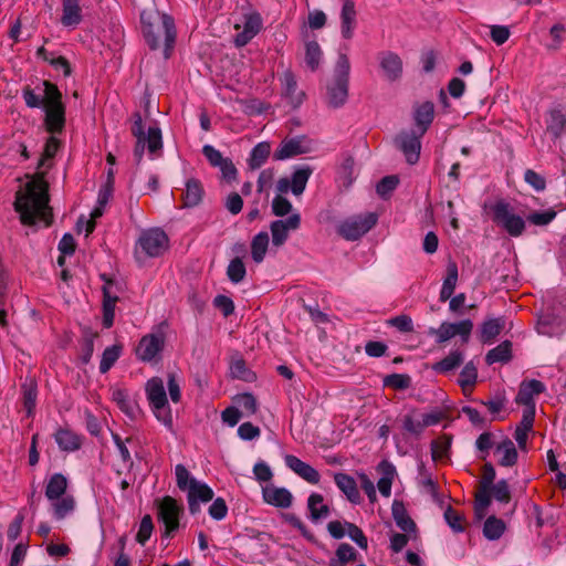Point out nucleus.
<instances>
[{
    "instance_id": "32",
    "label": "nucleus",
    "mask_w": 566,
    "mask_h": 566,
    "mask_svg": "<svg viewBox=\"0 0 566 566\" xmlns=\"http://www.w3.org/2000/svg\"><path fill=\"white\" fill-rule=\"evenodd\" d=\"M55 441L63 451H75L81 448L80 437L67 429H59L55 433Z\"/></svg>"
},
{
    "instance_id": "11",
    "label": "nucleus",
    "mask_w": 566,
    "mask_h": 566,
    "mask_svg": "<svg viewBox=\"0 0 566 566\" xmlns=\"http://www.w3.org/2000/svg\"><path fill=\"white\" fill-rule=\"evenodd\" d=\"M101 279L105 282L103 285V326L105 328H109L114 324L115 317V305L118 301V296L116 295V291L118 290V284L108 277L106 274H102Z\"/></svg>"
},
{
    "instance_id": "64",
    "label": "nucleus",
    "mask_w": 566,
    "mask_h": 566,
    "mask_svg": "<svg viewBox=\"0 0 566 566\" xmlns=\"http://www.w3.org/2000/svg\"><path fill=\"white\" fill-rule=\"evenodd\" d=\"M175 473H176L177 486L181 491H186V490L188 491L189 485H190V480L192 478L190 476V473L187 470V468L184 464H177L175 468Z\"/></svg>"
},
{
    "instance_id": "15",
    "label": "nucleus",
    "mask_w": 566,
    "mask_h": 566,
    "mask_svg": "<svg viewBox=\"0 0 566 566\" xmlns=\"http://www.w3.org/2000/svg\"><path fill=\"white\" fill-rule=\"evenodd\" d=\"M301 217L298 213L291 214L285 220H275L271 222L270 230L272 234V243L275 247L283 245L287 238L290 230H296L300 228Z\"/></svg>"
},
{
    "instance_id": "63",
    "label": "nucleus",
    "mask_w": 566,
    "mask_h": 566,
    "mask_svg": "<svg viewBox=\"0 0 566 566\" xmlns=\"http://www.w3.org/2000/svg\"><path fill=\"white\" fill-rule=\"evenodd\" d=\"M524 180L527 182L531 187H533L536 191H543L546 188V180L545 178L534 171L533 169H527L524 174Z\"/></svg>"
},
{
    "instance_id": "34",
    "label": "nucleus",
    "mask_w": 566,
    "mask_h": 566,
    "mask_svg": "<svg viewBox=\"0 0 566 566\" xmlns=\"http://www.w3.org/2000/svg\"><path fill=\"white\" fill-rule=\"evenodd\" d=\"M313 174L312 167L304 165L297 167L291 177L292 192L295 196H300L304 192L306 184Z\"/></svg>"
},
{
    "instance_id": "29",
    "label": "nucleus",
    "mask_w": 566,
    "mask_h": 566,
    "mask_svg": "<svg viewBox=\"0 0 566 566\" xmlns=\"http://www.w3.org/2000/svg\"><path fill=\"white\" fill-rule=\"evenodd\" d=\"M458 265L455 262L450 261L447 265V276L440 291V301L446 302L451 298L458 282Z\"/></svg>"
},
{
    "instance_id": "13",
    "label": "nucleus",
    "mask_w": 566,
    "mask_h": 566,
    "mask_svg": "<svg viewBox=\"0 0 566 566\" xmlns=\"http://www.w3.org/2000/svg\"><path fill=\"white\" fill-rule=\"evenodd\" d=\"M165 337L163 334H148L142 337L136 348V356L143 361H153L164 349Z\"/></svg>"
},
{
    "instance_id": "22",
    "label": "nucleus",
    "mask_w": 566,
    "mask_h": 566,
    "mask_svg": "<svg viewBox=\"0 0 566 566\" xmlns=\"http://www.w3.org/2000/svg\"><path fill=\"white\" fill-rule=\"evenodd\" d=\"M334 481L338 489L346 495L347 500L354 504L360 503V493L355 479L346 473H335Z\"/></svg>"
},
{
    "instance_id": "62",
    "label": "nucleus",
    "mask_w": 566,
    "mask_h": 566,
    "mask_svg": "<svg viewBox=\"0 0 566 566\" xmlns=\"http://www.w3.org/2000/svg\"><path fill=\"white\" fill-rule=\"evenodd\" d=\"M209 515L216 520L221 521L227 516L228 506L226 501L222 497H217L212 504L209 506Z\"/></svg>"
},
{
    "instance_id": "55",
    "label": "nucleus",
    "mask_w": 566,
    "mask_h": 566,
    "mask_svg": "<svg viewBox=\"0 0 566 566\" xmlns=\"http://www.w3.org/2000/svg\"><path fill=\"white\" fill-rule=\"evenodd\" d=\"M153 530H154L153 518L150 515L147 514L140 521L139 530L136 535V541L140 545H145L146 542L150 538Z\"/></svg>"
},
{
    "instance_id": "50",
    "label": "nucleus",
    "mask_w": 566,
    "mask_h": 566,
    "mask_svg": "<svg viewBox=\"0 0 566 566\" xmlns=\"http://www.w3.org/2000/svg\"><path fill=\"white\" fill-rule=\"evenodd\" d=\"M411 378L407 374H390L384 378V386L403 390L410 387Z\"/></svg>"
},
{
    "instance_id": "25",
    "label": "nucleus",
    "mask_w": 566,
    "mask_h": 566,
    "mask_svg": "<svg viewBox=\"0 0 566 566\" xmlns=\"http://www.w3.org/2000/svg\"><path fill=\"white\" fill-rule=\"evenodd\" d=\"M203 193V187L198 179L191 178L187 180L182 195V206L185 208L197 207L202 201Z\"/></svg>"
},
{
    "instance_id": "8",
    "label": "nucleus",
    "mask_w": 566,
    "mask_h": 566,
    "mask_svg": "<svg viewBox=\"0 0 566 566\" xmlns=\"http://www.w3.org/2000/svg\"><path fill=\"white\" fill-rule=\"evenodd\" d=\"M493 221L501 226L510 235L520 237L525 230V221L522 217L512 212L510 203L500 200L493 208Z\"/></svg>"
},
{
    "instance_id": "51",
    "label": "nucleus",
    "mask_w": 566,
    "mask_h": 566,
    "mask_svg": "<svg viewBox=\"0 0 566 566\" xmlns=\"http://www.w3.org/2000/svg\"><path fill=\"white\" fill-rule=\"evenodd\" d=\"M56 502L53 504L54 509V515L57 520L64 518L69 513H71L74 510L75 502L72 496H61L59 500H55Z\"/></svg>"
},
{
    "instance_id": "31",
    "label": "nucleus",
    "mask_w": 566,
    "mask_h": 566,
    "mask_svg": "<svg viewBox=\"0 0 566 566\" xmlns=\"http://www.w3.org/2000/svg\"><path fill=\"white\" fill-rule=\"evenodd\" d=\"M67 489V480L62 473H54L45 488V496L50 501L59 500Z\"/></svg>"
},
{
    "instance_id": "19",
    "label": "nucleus",
    "mask_w": 566,
    "mask_h": 566,
    "mask_svg": "<svg viewBox=\"0 0 566 566\" xmlns=\"http://www.w3.org/2000/svg\"><path fill=\"white\" fill-rule=\"evenodd\" d=\"M308 148L303 145V138L295 137L291 139H284L280 144L279 148L274 151L273 158L275 160H285L297 155L306 154Z\"/></svg>"
},
{
    "instance_id": "43",
    "label": "nucleus",
    "mask_w": 566,
    "mask_h": 566,
    "mask_svg": "<svg viewBox=\"0 0 566 566\" xmlns=\"http://www.w3.org/2000/svg\"><path fill=\"white\" fill-rule=\"evenodd\" d=\"M566 117L559 109H552L547 119V129L554 137H559L565 128Z\"/></svg>"
},
{
    "instance_id": "47",
    "label": "nucleus",
    "mask_w": 566,
    "mask_h": 566,
    "mask_svg": "<svg viewBox=\"0 0 566 566\" xmlns=\"http://www.w3.org/2000/svg\"><path fill=\"white\" fill-rule=\"evenodd\" d=\"M357 557L358 553L353 546L347 543H342L336 549L335 557L331 560L346 565L347 563L356 562Z\"/></svg>"
},
{
    "instance_id": "53",
    "label": "nucleus",
    "mask_w": 566,
    "mask_h": 566,
    "mask_svg": "<svg viewBox=\"0 0 566 566\" xmlns=\"http://www.w3.org/2000/svg\"><path fill=\"white\" fill-rule=\"evenodd\" d=\"M399 178L395 175L386 176L376 186V191L381 198L388 197L398 186Z\"/></svg>"
},
{
    "instance_id": "7",
    "label": "nucleus",
    "mask_w": 566,
    "mask_h": 566,
    "mask_svg": "<svg viewBox=\"0 0 566 566\" xmlns=\"http://www.w3.org/2000/svg\"><path fill=\"white\" fill-rule=\"evenodd\" d=\"M158 521L165 525L164 537H170L179 528L184 506L176 499L166 495L155 501Z\"/></svg>"
},
{
    "instance_id": "5",
    "label": "nucleus",
    "mask_w": 566,
    "mask_h": 566,
    "mask_svg": "<svg viewBox=\"0 0 566 566\" xmlns=\"http://www.w3.org/2000/svg\"><path fill=\"white\" fill-rule=\"evenodd\" d=\"M350 63L345 53H339L333 82L327 86V104L332 108L342 107L348 98Z\"/></svg>"
},
{
    "instance_id": "24",
    "label": "nucleus",
    "mask_w": 566,
    "mask_h": 566,
    "mask_svg": "<svg viewBox=\"0 0 566 566\" xmlns=\"http://www.w3.org/2000/svg\"><path fill=\"white\" fill-rule=\"evenodd\" d=\"M283 94L290 99L294 107L302 104L304 98L303 92H297V82L291 70H286L282 75Z\"/></svg>"
},
{
    "instance_id": "52",
    "label": "nucleus",
    "mask_w": 566,
    "mask_h": 566,
    "mask_svg": "<svg viewBox=\"0 0 566 566\" xmlns=\"http://www.w3.org/2000/svg\"><path fill=\"white\" fill-rule=\"evenodd\" d=\"M478 370L472 361L468 363L460 373L459 385L465 389L472 387L476 382Z\"/></svg>"
},
{
    "instance_id": "33",
    "label": "nucleus",
    "mask_w": 566,
    "mask_h": 566,
    "mask_svg": "<svg viewBox=\"0 0 566 566\" xmlns=\"http://www.w3.org/2000/svg\"><path fill=\"white\" fill-rule=\"evenodd\" d=\"M434 107L431 102H426L421 104L415 112V122L417 126L420 128V136H422L430 124L433 120Z\"/></svg>"
},
{
    "instance_id": "3",
    "label": "nucleus",
    "mask_w": 566,
    "mask_h": 566,
    "mask_svg": "<svg viewBox=\"0 0 566 566\" xmlns=\"http://www.w3.org/2000/svg\"><path fill=\"white\" fill-rule=\"evenodd\" d=\"M143 35L151 50L159 48V39L164 35V56H170L171 49L176 41V28L174 19L166 14H153L143 11L140 13Z\"/></svg>"
},
{
    "instance_id": "59",
    "label": "nucleus",
    "mask_w": 566,
    "mask_h": 566,
    "mask_svg": "<svg viewBox=\"0 0 566 566\" xmlns=\"http://www.w3.org/2000/svg\"><path fill=\"white\" fill-rule=\"evenodd\" d=\"M293 209L292 203L283 196L277 195L272 201V212L276 217H284Z\"/></svg>"
},
{
    "instance_id": "45",
    "label": "nucleus",
    "mask_w": 566,
    "mask_h": 566,
    "mask_svg": "<svg viewBox=\"0 0 566 566\" xmlns=\"http://www.w3.org/2000/svg\"><path fill=\"white\" fill-rule=\"evenodd\" d=\"M245 265L239 256L230 261L227 269V275L232 283L238 284L242 282L245 277Z\"/></svg>"
},
{
    "instance_id": "61",
    "label": "nucleus",
    "mask_w": 566,
    "mask_h": 566,
    "mask_svg": "<svg viewBox=\"0 0 566 566\" xmlns=\"http://www.w3.org/2000/svg\"><path fill=\"white\" fill-rule=\"evenodd\" d=\"M390 326L396 327L401 333H411L413 331V323L408 315H398L388 319Z\"/></svg>"
},
{
    "instance_id": "16",
    "label": "nucleus",
    "mask_w": 566,
    "mask_h": 566,
    "mask_svg": "<svg viewBox=\"0 0 566 566\" xmlns=\"http://www.w3.org/2000/svg\"><path fill=\"white\" fill-rule=\"evenodd\" d=\"M379 66L385 77L395 82L402 75V60L401 57L391 51H382L378 53Z\"/></svg>"
},
{
    "instance_id": "41",
    "label": "nucleus",
    "mask_w": 566,
    "mask_h": 566,
    "mask_svg": "<svg viewBox=\"0 0 566 566\" xmlns=\"http://www.w3.org/2000/svg\"><path fill=\"white\" fill-rule=\"evenodd\" d=\"M213 495L214 493L210 486L196 479L190 480L188 496H192L196 501L207 503L213 499Z\"/></svg>"
},
{
    "instance_id": "10",
    "label": "nucleus",
    "mask_w": 566,
    "mask_h": 566,
    "mask_svg": "<svg viewBox=\"0 0 566 566\" xmlns=\"http://www.w3.org/2000/svg\"><path fill=\"white\" fill-rule=\"evenodd\" d=\"M473 329V323L471 319H463L458 323L443 322L439 328H430L429 334L436 335L437 343L442 344L450 338L459 335L463 343H468L471 332Z\"/></svg>"
},
{
    "instance_id": "40",
    "label": "nucleus",
    "mask_w": 566,
    "mask_h": 566,
    "mask_svg": "<svg viewBox=\"0 0 566 566\" xmlns=\"http://www.w3.org/2000/svg\"><path fill=\"white\" fill-rule=\"evenodd\" d=\"M505 528H506V525L501 518H497L496 516L491 515L484 522L483 535L489 541H496L503 535Z\"/></svg>"
},
{
    "instance_id": "27",
    "label": "nucleus",
    "mask_w": 566,
    "mask_h": 566,
    "mask_svg": "<svg viewBox=\"0 0 566 566\" xmlns=\"http://www.w3.org/2000/svg\"><path fill=\"white\" fill-rule=\"evenodd\" d=\"M392 517L397 526L406 532L411 533L416 531V523L408 515V512L401 501L395 500L391 505Z\"/></svg>"
},
{
    "instance_id": "49",
    "label": "nucleus",
    "mask_w": 566,
    "mask_h": 566,
    "mask_svg": "<svg viewBox=\"0 0 566 566\" xmlns=\"http://www.w3.org/2000/svg\"><path fill=\"white\" fill-rule=\"evenodd\" d=\"M451 447V438L448 436L439 437L431 442V455L433 461H438L448 454Z\"/></svg>"
},
{
    "instance_id": "23",
    "label": "nucleus",
    "mask_w": 566,
    "mask_h": 566,
    "mask_svg": "<svg viewBox=\"0 0 566 566\" xmlns=\"http://www.w3.org/2000/svg\"><path fill=\"white\" fill-rule=\"evenodd\" d=\"M80 0H62L61 23L64 27H76L82 22Z\"/></svg>"
},
{
    "instance_id": "21",
    "label": "nucleus",
    "mask_w": 566,
    "mask_h": 566,
    "mask_svg": "<svg viewBox=\"0 0 566 566\" xmlns=\"http://www.w3.org/2000/svg\"><path fill=\"white\" fill-rule=\"evenodd\" d=\"M344 4L340 11V33L346 40L354 35L356 27V9L353 0H343Z\"/></svg>"
},
{
    "instance_id": "39",
    "label": "nucleus",
    "mask_w": 566,
    "mask_h": 566,
    "mask_svg": "<svg viewBox=\"0 0 566 566\" xmlns=\"http://www.w3.org/2000/svg\"><path fill=\"white\" fill-rule=\"evenodd\" d=\"M269 247L268 232H259L251 242V255L255 263H261L264 260Z\"/></svg>"
},
{
    "instance_id": "38",
    "label": "nucleus",
    "mask_w": 566,
    "mask_h": 566,
    "mask_svg": "<svg viewBox=\"0 0 566 566\" xmlns=\"http://www.w3.org/2000/svg\"><path fill=\"white\" fill-rule=\"evenodd\" d=\"M271 154V145L268 142L256 144L250 154L249 167L251 169H259L263 166Z\"/></svg>"
},
{
    "instance_id": "42",
    "label": "nucleus",
    "mask_w": 566,
    "mask_h": 566,
    "mask_svg": "<svg viewBox=\"0 0 566 566\" xmlns=\"http://www.w3.org/2000/svg\"><path fill=\"white\" fill-rule=\"evenodd\" d=\"M323 52L316 41H308L305 44V63L311 71H316L319 66Z\"/></svg>"
},
{
    "instance_id": "48",
    "label": "nucleus",
    "mask_w": 566,
    "mask_h": 566,
    "mask_svg": "<svg viewBox=\"0 0 566 566\" xmlns=\"http://www.w3.org/2000/svg\"><path fill=\"white\" fill-rule=\"evenodd\" d=\"M491 504V489H484L480 485V490L475 494L474 510L479 518H482L486 509Z\"/></svg>"
},
{
    "instance_id": "35",
    "label": "nucleus",
    "mask_w": 566,
    "mask_h": 566,
    "mask_svg": "<svg viewBox=\"0 0 566 566\" xmlns=\"http://www.w3.org/2000/svg\"><path fill=\"white\" fill-rule=\"evenodd\" d=\"M307 507L311 514L312 521H318L326 518L331 511L328 505L324 504L323 495L318 493H312L307 500Z\"/></svg>"
},
{
    "instance_id": "36",
    "label": "nucleus",
    "mask_w": 566,
    "mask_h": 566,
    "mask_svg": "<svg viewBox=\"0 0 566 566\" xmlns=\"http://www.w3.org/2000/svg\"><path fill=\"white\" fill-rule=\"evenodd\" d=\"M512 358V344L509 340L502 342L496 347L488 352L485 361L488 365L494 363H507Z\"/></svg>"
},
{
    "instance_id": "4",
    "label": "nucleus",
    "mask_w": 566,
    "mask_h": 566,
    "mask_svg": "<svg viewBox=\"0 0 566 566\" xmlns=\"http://www.w3.org/2000/svg\"><path fill=\"white\" fill-rule=\"evenodd\" d=\"M133 119L134 123L130 130L132 135L136 138L134 159L136 165H139L143 159L145 148H147L150 156H160L163 149V137L161 130L158 126H150L147 132L144 130L140 113H134Z\"/></svg>"
},
{
    "instance_id": "20",
    "label": "nucleus",
    "mask_w": 566,
    "mask_h": 566,
    "mask_svg": "<svg viewBox=\"0 0 566 566\" xmlns=\"http://www.w3.org/2000/svg\"><path fill=\"white\" fill-rule=\"evenodd\" d=\"M146 394L151 408L167 407V394L164 381L159 377H154L147 381Z\"/></svg>"
},
{
    "instance_id": "56",
    "label": "nucleus",
    "mask_w": 566,
    "mask_h": 566,
    "mask_svg": "<svg viewBox=\"0 0 566 566\" xmlns=\"http://www.w3.org/2000/svg\"><path fill=\"white\" fill-rule=\"evenodd\" d=\"M23 390V405L27 409L28 416H31L36 402V386L31 384H24L22 386Z\"/></svg>"
},
{
    "instance_id": "9",
    "label": "nucleus",
    "mask_w": 566,
    "mask_h": 566,
    "mask_svg": "<svg viewBox=\"0 0 566 566\" xmlns=\"http://www.w3.org/2000/svg\"><path fill=\"white\" fill-rule=\"evenodd\" d=\"M167 234L156 228L144 231L138 239V247L149 258H157L168 249Z\"/></svg>"
},
{
    "instance_id": "28",
    "label": "nucleus",
    "mask_w": 566,
    "mask_h": 566,
    "mask_svg": "<svg viewBox=\"0 0 566 566\" xmlns=\"http://www.w3.org/2000/svg\"><path fill=\"white\" fill-rule=\"evenodd\" d=\"M495 453L501 455L499 464L502 467H513L517 462V450L513 441L509 438H505L496 446Z\"/></svg>"
},
{
    "instance_id": "18",
    "label": "nucleus",
    "mask_w": 566,
    "mask_h": 566,
    "mask_svg": "<svg viewBox=\"0 0 566 566\" xmlns=\"http://www.w3.org/2000/svg\"><path fill=\"white\" fill-rule=\"evenodd\" d=\"M262 495L265 503L275 507L287 509L292 505V493L285 488L265 486L262 490Z\"/></svg>"
},
{
    "instance_id": "30",
    "label": "nucleus",
    "mask_w": 566,
    "mask_h": 566,
    "mask_svg": "<svg viewBox=\"0 0 566 566\" xmlns=\"http://www.w3.org/2000/svg\"><path fill=\"white\" fill-rule=\"evenodd\" d=\"M505 326L503 318H490L485 321L480 331V339L483 344H491L493 339L501 334Z\"/></svg>"
},
{
    "instance_id": "37",
    "label": "nucleus",
    "mask_w": 566,
    "mask_h": 566,
    "mask_svg": "<svg viewBox=\"0 0 566 566\" xmlns=\"http://www.w3.org/2000/svg\"><path fill=\"white\" fill-rule=\"evenodd\" d=\"M463 354L462 352L455 349L449 353L448 356H446L440 361L436 363L432 366V369L440 374L449 373L455 368H458L463 363Z\"/></svg>"
},
{
    "instance_id": "1",
    "label": "nucleus",
    "mask_w": 566,
    "mask_h": 566,
    "mask_svg": "<svg viewBox=\"0 0 566 566\" xmlns=\"http://www.w3.org/2000/svg\"><path fill=\"white\" fill-rule=\"evenodd\" d=\"M22 97L29 108H42L44 111L45 129L54 134H61L65 127V105L62 102V93L50 81H40L34 87L27 85L22 88Z\"/></svg>"
},
{
    "instance_id": "46",
    "label": "nucleus",
    "mask_w": 566,
    "mask_h": 566,
    "mask_svg": "<svg viewBox=\"0 0 566 566\" xmlns=\"http://www.w3.org/2000/svg\"><path fill=\"white\" fill-rule=\"evenodd\" d=\"M60 146H61V142L56 137L51 136L48 138L45 146H44L43 155L39 159V163H38V169H41L42 167H45V166H46V168L51 167V164L46 165V161L51 160L56 155Z\"/></svg>"
},
{
    "instance_id": "54",
    "label": "nucleus",
    "mask_w": 566,
    "mask_h": 566,
    "mask_svg": "<svg viewBox=\"0 0 566 566\" xmlns=\"http://www.w3.org/2000/svg\"><path fill=\"white\" fill-rule=\"evenodd\" d=\"M491 492L494 499L501 503H509L511 501V491L506 480H500L491 485Z\"/></svg>"
},
{
    "instance_id": "14",
    "label": "nucleus",
    "mask_w": 566,
    "mask_h": 566,
    "mask_svg": "<svg viewBox=\"0 0 566 566\" xmlns=\"http://www.w3.org/2000/svg\"><path fill=\"white\" fill-rule=\"evenodd\" d=\"M243 30L234 38L238 48L247 45L262 29L263 20L259 12L250 11L243 14Z\"/></svg>"
},
{
    "instance_id": "26",
    "label": "nucleus",
    "mask_w": 566,
    "mask_h": 566,
    "mask_svg": "<svg viewBox=\"0 0 566 566\" xmlns=\"http://www.w3.org/2000/svg\"><path fill=\"white\" fill-rule=\"evenodd\" d=\"M378 471L381 473V478L378 480L377 488L382 496L389 497L392 481L396 475V468L390 462L382 460L378 464Z\"/></svg>"
},
{
    "instance_id": "58",
    "label": "nucleus",
    "mask_w": 566,
    "mask_h": 566,
    "mask_svg": "<svg viewBox=\"0 0 566 566\" xmlns=\"http://www.w3.org/2000/svg\"><path fill=\"white\" fill-rule=\"evenodd\" d=\"M443 515L448 525L455 533H461L464 531V526L462 525L463 516L453 510L452 506H448Z\"/></svg>"
},
{
    "instance_id": "17",
    "label": "nucleus",
    "mask_w": 566,
    "mask_h": 566,
    "mask_svg": "<svg viewBox=\"0 0 566 566\" xmlns=\"http://www.w3.org/2000/svg\"><path fill=\"white\" fill-rule=\"evenodd\" d=\"M284 460L286 467L306 482L311 484H317L319 482L321 475L312 465L292 454L285 455Z\"/></svg>"
},
{
    "instance_id": "57",
    "label": "nucleus",
    "mask_w": 566,
    "mask_h": 566,
    "mask_svg": "<svg viewBox=\"0 0 566 566\" xmlns=\"http://www.w3.org/2000/svg\"><path fill=\"white\" fill-rule=\"evenodd\" d=\"M347 535L355 542L361 549H367L368 539L364 532L354 523L345 522Z\"/></svg>"
},
{
    "instance_id": "60",
    "label": "nucleus",
    "mask_w": 566,
    "mask_h": 566,
    "mask_svg": "<svg viewBox=\"0 0 566 566\" xmlns=\"http://www.w3.org/2000/svg\"><path fill=\"white\" fill-rule=\"evenodd\" d=\"M556 217V211L554 209H548L545 211H536L528 214L527 220L535 226H546L552 222Z\"/></svg>"
},
{
    "instance_id": "6",
    "label": "nucleus",
    "mask_w": 566,
    "mask_h": 566,
    "mask_svg": "<svg viewBox=\"0 0 566 566\" xmlns=\"http://www.w3.org/2000/svg\"><path fill=\"white\" fill-rule=\"evenodd\" d=\"M378 221L375 212L350 216L337 226V234L347 241H356L373 229Z\"/></svg>"
},
{
    "instance_id": "44",
    "label": "nucleus",
    "mask_w": 566,
    "mask_h": 566,
    "mask_svg": "<svg viewBox=\"0 0 566 566\" xmlns=\"http://www.w3.org/2000/svg\"><path fill=\"white\" fill-rule=\"evenodd\" d=\"M120 345H113L104 349L99 364V371L102 374L107 373L114 366L120 356Z\"/></svg>"
},
{
    "instance_id": "2",
    "label": "nucleus",
    "mask_w": 566,
    "mask_h": 566,
    "mask_svg": "<svg viewBox=\"0 0 566 566\" xmlns=\"http://www.w3.org/2000/svg\"><path fill=\"white\" fill-rule=\"evenodd\" d=\"M44 175V171H38L36 178L15 193L14 209L25 226L35 224L38 221L50 226L53 221L52 209L49 206V186Z\"/></svg>"
},
{
    "instance_id": "12",
    "label": "nucleus",
    "mask_w": 566,
    "mask_h": 566,
    "mask_svg": "<svg viewBox=\"0 0 566 566\" xmlns=\"http://www.w3.org/2000/svg\"><path fill=\"white\" fill-rule=\"evenodd\" d=\"M421 137L422 136H420V133L416 134L415 132H402L395 139L397 147L402 151L406 157V161L409 165H415L419 161Z\"/></svg>"
}]
</instances>
